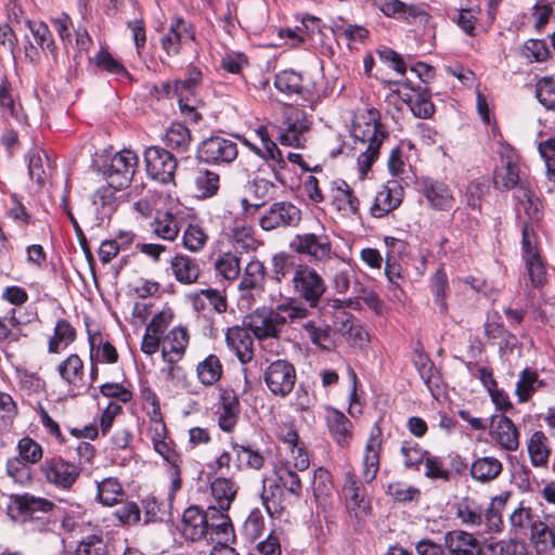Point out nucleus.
<instances>
[{
	"instance_id": "f257e3e1",
	"label": "nucleus",
	"mask_w": 555,
	"mask_h": 555,
	"mask_svg": "<svg viewBox=\"0 0 555 555\" xmlns=\"http://www.w3.org/2000/svg\"><path fill=\"white\" fill-rule=\"evenodd\" d=\"M351 134L354 139V149L360 152L358 165L362 172H366L377 158L382 143L387 137L378 111L366 109L357 114L352 120Z\"/></svg>"
},
{
	"instance_id": "f03ea898",
	"label": "nucleus",
	"mask_w": 555,
	"mask_h": 555,
	"mask_svg": "<svg viewBox=\"0 0 555 555\" xmlns=\"http://www.w3.org/2000/svg\"><path fill=\"white\" fill-rule=\"evenodd\" d=\"M295 293L309 304L310 308L318 306L326 291V284L317 270L307 263H299L291 279Z\"/></svg>"
},
{
	"instance_id": "7ed1b4c3",
	"label": "nucleus",
	"mask_w": 555,
	"mask_h": 555,
	"mask_svg": "<svg viewBox=\"0 0 555 555\" xmlns=\"http://www.w3.org/2000/svg\"><path fill=\"white\" fill-rule=\"evenodd\" d=\"M46 482L62 490H69L80 476V468L60 455L47 457L39 467Z\"/></svg>"
},
{
	"instance_id": "20e7f679",
	"label": "nucleus",
	"mask_w": 555,
	"mask_h": 555,
	"mask_svg": "<svg viewBox=\"0 0 555 555\" xmlns=\"http://www.w3.org/2000/svg\"><path fill=\"white\" fill-rule=\"evenodd\" d=\"M263 380L274 397L285 398L297 380L295 366L287 360L278 359L264 369Z\"/></svg>"
},
{
	"instance_id": "39448f33",
	"label": "nucleus",
	"mask_w": 555,
	"mask_h": 555,
	"mask_svg": "<svg viewBox=\"0 0 555 555\" xmlns=\"http://www.w3.org/2000/svg\"><path fill=\"white\" fill-rule=\"evenodd\" d=\"M243 324L258 340L278 338L285 326V320L274 309H257L247 315Z\"/></svg>"
},
{
	"instance_id": "423d86ee",
	"label": "nucleus",
	"mask_w": 555,
	"mask_h": 555,
	"mask_svg": "<svg viewBox=\"0 0 555 555\" xmlns=\"http://www.w3.org/2000/svg\"><path fill=\"white\" fill-rule=\"evenodd\" d=\"M138 162V156L130 150L116 153L104 169L108 185L115 190L127 188L133 178Z\"/></svg>"
},
{
	"instance_id": "0eeeda50",
	"label": "nucleus",
	"mask_w": 555,
	"mask_h": 555,
	"mask_svg": "<svg viewBox=\"0 0 555 555\" xmlns=\"http://www.w3.org/2000/svg\"><path fill=\"white\" fill-rule=\"evenodd\" d=\"M301 220L300 209L291 202L273 203L260 217L259 225L264 231L295 228Z\"/></svg>"
},
{
	"instance_id": "6e6552de",
	"label": "nucleus",
	"mask_w": 555,
	"mask_h": 555,
	"mask_svg": "<svg viewBox=\"0 0 555 555\" xmlns=\"http://www.w3.org/2000/svg\"><path fill=\"white\" fill-rule=\"evenodd\" d=\"M144 162L147 175L155 181L167 184L173 181L177 160L171 153L151 146L144 153Z\"/></svg>"
},
{
	"instance_id": "1a4fd4ad",
	"label": "nucleus",
	"mask_w": 555,
	"mask_h": 555,
	"mask_svg": "<svg viewBox=\"0 0 555 555\" xmlns=\"http://www.w3.org/2000/svg\"><path fill=\"white\" fill-rule=\"evenodd\" d=\"M291 248L300 255H306L315 261L325 262L335 254L327 235L315 233L297 234L291 242Z\"/></svg>"
},
{
	"instance_id": "9d476101",
	"label": "nucleus",
	"mask_w": 555,
	"mask_h": 555,
	"mask_svg": "<svg viewBox=\"0 0 555 555\" xmlns=\"http://www.w3.org/2000/svg\"><path fill=\"white\" fill-rule=\"evenodd\" d=\"M256 133L262 142L263 150L253 145L246 139L243 142L263 159V164L258 168V171L266 172L267 169H270L275 180L284 183L281 170L285 167V160L282 157L281 151L278 149L276 144L269 139L266 128H258Z\"/></svg>"
},
{
	"instance_id": "9b49d317",
	"label": "nucleus",
	"mask_w": 555,
	"mask_h": 555,
	"mask_svg": "<svg viewBox=\"0 0 555 555\" xmlns=\"http://www.w3.org/2000/svg\"><path fill=\"white\" fill-rule=\"evenodd\" d=\"M195 39V33L190 23L182 18H173L167 33L160 38L163 51L172 57L180 53L181 49L191 44Z\"/></svg>"
},
{
	"instance_id": "f8f14e48",
	"label": "nucleus",
	"mask_w": 555,
	"mask_h": 555,
	"mask_svg": "<svg viewBox=\"0 0 555 555\" xmlns=\"http://www.w3.org/2000/svg\"><path fill=\"white\" fill-rule=\"evenodd\" d=\"M198 158L208 164L231 163L238 154L237 145L234 141L211 137L202 142L198 147Z\"/></svg>"
},
{
	"instance_id": "ddd939ff",
	"label": "nucleus",
	"mask_w": 555,
	"mask_h": 555,
	"mask_svg": "<svg viewBox=\"0 0 555 555\" xmlns=\"http://www.w3.org/2000/svg\"><path fill=\"white\" fill-rule=\"evenodd\" d=\"M383 433L378 424H375L366 441L362 456L361 475L365 482H372L379 470Z\"/></svg>"
},
{
	"instance_id": "4468645a",
	"label": "nucleus",
	"mask_w": 555,
	"mask_h": 555,
	"mask_svg": "<svg viewBox=\"0 0 555 555\" xmlns=\"http://www.w3.org/2000/svg\"><path fill=\"white\" fill-rule=\"evenodd\" d=\"M489 436L504 451L514 452L519 448V430L505 415L492 418Z\"/></svg>"
},
{
	"instance_id": "2eb2a0df",
	"label": "nucleus",
	"mask_w": 555,
	"mask_h": 555,
	"mask_svg": "<svg viewBox=\"0 0 555 555\" xmlns=\"http://www.w3.org/2000/svg\"><path fill=\"white\" fill-rule=\"evenodd\" d=\"M534 235L528 229L522 230V251L530 281L534 287L546 281V269L533 242Z\"/></svg>"
},
{
	"instance_id": "dca6fc26",
	"label": "nucleus",
	"mask_w": 555,
	"mask_h": 555,
	"mask_svg": "<svg viewBox=\"0 0 555 555\" xmlns=\"http://www.w3.org/2000/svg\"><path fill=\"white\" fill-rule=\"evenodd\" d=\"M189 340V332L183 326L173 327L163 336L162 357L165 362L171 365L170 372L173 370L172 365L183 358Z\"/></svg>"
},
{
	"instance_id": "f3484780",
	"label": "nucleus",
	"mask_w": 555,
	"mask_h": 555,
	"mask_svg": "<svg viewBox=\"0 0 555 555\" xmlns=\"http://www.w3.org/2000/svg\"><path fill=\"white\" fill-rule=\"evenodd\" d=\"M244 324L231 326L225 332L227 346L242 364L249 363L254 358V340Z\"/></svg>"
},
{
	"instance_id": "a211bd4d",
	"label": "nucleus",
	"mask_w": 555,
	"mask_h": 555,
	"mask_svg": "<svg viewBox=\"0 0 555 555\" xmlns=\"http://www.w3.org/2000/svg\"><path fill=\"white\" fill-rule=\"evenodd\" d=\"M208 509L204 511L198 506L188 507L182 515L181 532L186 540L199 541L208 537L209 527Z\"/></svg>"
},
{
	"instance_id": "6ab92c4d",
	"label": "nucleus",
	"mask_w": 555,
	"mask_h": 555,
	"mask_svg": "<svg viewBox=\"0 0 555 555\" xmlns=\"http://www.w3.org/2000/svg\"><path fill=\"white\" fill-rule=\"evenodd\" d=\"M444 547L449 555H482L478 539L465 530H452L444 533Z\"/></svg>"
},
{
	"instance_id": "aec40b11",
	"label": "nucleus",
	"mask_w": 555,
	"mask_h": 555,
	"mask_svg": "<svg viewBox=\"0 0 555 555\" xmlns=\"http://www.w3.org/2000/svg\"><path fill=\"white\" fill-rule=\"evenodd\" d=\"M422 193L429 207L436 210H449L453 207L454 196L449 185L442 181L425 178L422 180Z\"/></svg>"
},
{
	"instance_id": "412c9836",
	"label": "nucleus",
	"mask_w": 555,
	"mask_h": 555,
	"mask_svg": "<svg viewBox=\"0 0 555 555\" xmlns=\"http://www.w3.org/2000/svg\"><path fill=\"white\" fill-rule=\"evenodd\" d=\"M310 129V122L301 111H293L285 121V129L280 134L283 145L302 147L306 142L305 133Z\"/></svg>"
},
{
	"instance_id": "4be33fe9",
	"label": "nucleus",
	"mask_w": 555,
	"mask_h": 555,
	"mask_svg": "<svg viewBox=\"0 0 555 555\" xmlns=\"http://www.w3.org/2000/svg\"><path fill=\"white\" fill-rule=\"evenodd\" d=\"M503 473L502 461L493 455L475 456L469 468V476L476 482L488 485Z\"/></svg>"
},
{
	"instance_id": "5701e85b",
	"label": "nucleus",
	"mask_w": 555,
	"mask_h": 555,
	"mask_svg": "<svg viewBox=\"0 0 555 555\" xmlns=\"http://www.w3.org/2000/svg\"><path fill=\"white\" fill-rule=\"evenodd\" d=\"M530 464L534 468H547L552 448L550 439L542 430L533 431L526 442Z\"/></svg>"
},
{
	"instance_id": "b1692460",
	"label": "nucleus",
	"mask_w": 555,
	"mask_h": 555,
	"mask_svg": "<svg viewBox=\"0 0 555 555\" xmlns=\"http://www.w3.org/2000/svg\"><path fill=\"white\" fill-rule=\"evenodd\" d=\"M402 202V189L393 183L392 186L385 185L376 193L370 212L375 218H382L396 209Z\"/></svg>"
},
{
	"instance_id": "393cba45",
	"label": "nucleus",
	"mask_w": 555,
	"mask_h": 555,
	"mask_svg": "<svg viewBox=\"0 0 555 555\" xmlns=\"http://www.w3.org/2000/svg\"><path fill=\"white\" fill-rule=\"evenodd\" d=\"M225 512L227 511L217 508L216 506L208 507L207 527H209L208 535L211 540L214 539V534L218 542H230L234 540L233 526Z\"/></svg>"
},
{
	"instance_id": "a878e982",
	"label": "nucleus",
	"mask_w": 555,
	"mask_h": 555,
	"mask_svg": "<svg viewBox=\"0 0 555 555\" xmlns=\"http://www.w3.org/2000/svg\"><path fill=\"white\" fill-rule=\"evenodd\" d=\"M170 269L176 280L185 285L197 282L201 273L197 260L182 254L171 258Z\"/></svg>"
},
{
	"instance_id": "bb28decb",
	"label": "nucleus",
	"mask_w": 555,
	"mask_h": 555,
	"mask_svg": "<svg viewBox=\"0 0 555 555\" xmlns=\"http://www.w3.org/2000/svg\"><path fill=\"white\" fill-rule=\"evenodd\" d=\"M343 494L349 509L359 512H365L367 509L369 505L365 500V489L358 481L354 473H346Z\"/></svg>"
},
{
	"instance_id": "cd10ccee",
	"label": "nucleus",
	"mask_w": 555,
	"mask_h": 555,
	"mask_svg": "<svg viewBox=\"0 0 555 555\" xmlns=\"http://www.w3.org/2000/svg\"><path fill=\"white\" fill-rule=\"evenodd\" d=\"M57 372L61 378L73 387L79 388L85 385V364L77 353H72L63 360L57 366Z\"/></svg>"
},
{
	"instance_id": "c85d7f7f",
	"label": "nucleus",
	"mask_w": 555,
	"mask_h": 555,
	"mask_svg": "<svg viewBox=\"0 0 555 555\" xmlns=\"http://www.w3.org/2000/svg\"><path fill=\"white\" fill-rule=\"evenodd\" d=\"M238 487L236 483L225 477H218L210 483V492L216 507L228 511L234 501Z\"/></svg>"
},
{
	"instance_id": "c756f323",
	"label": "nucleus",
	"mask_w": 555,
	"mask_h": 555,
	"mask_svg": "<svg viewBox=\"0 0 555 555\" xmlns=\"http://www.w3.org/2000/svg\"><path fill=\"white\" fill-rule=\"evenodd\" d=\"M327 427L335 439L341 447H347L352 439V424L339 411L331 410L327 415Z\"/></svg>"
},
{
	"instance_id": "7c9ffc66",
	"label": "nucleus",
	"mask_w": 555,
	"mask_h": 555,
	"mask_svg": "<svg viewBox=\"0 0 555 555\" xmlns=\"http://www.w3.org/2000/svg\"><path fill=\"white\" fill-rule=\"evenodd\" d=\"M508 493L494 496L483 512V522L487 533H500L503 531L504 522L502 509L504 508Z\"/></svg>"
},
{
	"instance_id": "2f4dec72",
	"label": "nucleus",
	"mask_w": 555,
	"mask_h": 555,
	"mask_svg": "<svg viewBox=\"0 0 555 555\" xmlns=\"http://www.w3.org/2000/svg\"><path fill=\"white\" fill-rule=\"evenodd\" d=\"M76 339L75 327L65 319H60L55 326L53 336L48 344L50 353H59Z\"/></svg>"
},
{
	"instance_id": "473e14b6",
	"label": "nucleus",
	"mask_w": 555,
	"mask_h": 555,
	"mask_svg": "<svg viewBox=\"0 0 555 555\" xmlns=\"http://www.w3.org/2000/svg\"><path fill=\"white\" fill-rule=\"evenodd\" d=\"M544 385L545 383L539 379L537 371L526 367L520 372L515 387L518 401L521 403L527 402L532 395Z\"/></svg>"
},
{
	"instance_id": "72a5a7b5",
	"label": "nucleus",
	"mask_w": 555,
	"mask_h": 555,
	"mask_svg": "<svg viewBox=\"0 0 555 555\" xmlns=\"http://www.w3.org/2000/svg\"><path fill=\"white\" fill-rule=\"evenodd\" d=\"M222 364L216 354H209L196 365V375L204 386L215 385L222 376Z\"/></svg>"
},
{
	"instance_id": "f704fd0d",
	"label": "nucleus",
	"mask_w": 555,
	"mask_h": 555,
	"mask_svg": "<svg viewBox=\"0 0 555 555\" xmlns=\"http://www.w3.org/2000/svg\"><path fill=\"white\" fill-rule=\"evenodd\" d=\"M152 229L158 237L167 241H173L179 234L180 224L173 214L169 211H159L152 223Z\"/></svg>"
},
{
	"instance_id": "c9c22d12",
	"label": "nucleus",
	"mask_w": 555,
	"mask_h": 555,
	"mask_svg": "<svg viewBox=\"0 0 555 555\" xmlns=\"http://www.w3.org/2000/svg\"><path fill=\"white\" fill-rule=\"evenodd\" d=\"M96 500L106 506H112L119 503L124 496V490L115 477L104 478L102 481L98 482L96 487Z\"/></svg>"
},
{
	"instance_id": "e433bc0d",
	"label": "nucleus",
	"mask_w": 555,
	"mask_h": 555,
	"mask_svg": "<svg viewBox=\"0 0 555 555\" xmlns=\"http://www.w3.org/2000/svg\"><path fill=\"white\" fill-rule=\"evenodd\" d=\"M274 87L282 93L287 95H304L305 88L302 86V77L293 69L279 72L274 77Z\"/></svg>"
},
{
	"instance_id": "4c0bfd02",
	"label": "nucleus",
	"mask_w": 555,
	"mask_h": 555,
	"mask_svg": "<svg viewBox=\"0 0 555 555\" xmlns=\"http://www.w3.org/2000/svg\"><path fill=\"white\" fill-rule=\"evenodd\" d=\"M240 413L238 400L235 396H224L222 406L218 412L219 427L227 433L233 431L236 426Z\"/></svg>"
},
{
	"instance_id": "58836bf2",
	"label": "nucleus",
	"mask_w": 555,
	"mask_h": 555,
	"mask_svg": "<svg viewBox=\"0 0 555 555\" xmlns=\"http://www.w3.org/2000/svg\"><path fill=\"white\" fill-rule=\"evenodd\" d=\"M530 529V541L537 552V554H550V544L554 527L547 526L541 519H535L531 525Z\"/></svg>"
},
{
	"instance_id": "ea45409f",
	"label": "nucleus",
	"mask_w": 555,
	"mask_h": 555,
	"mask_svg": "<svg viewBox=\"0 0 555 555\" xmlns=\"http://www.w3.org/2000/svg\"><path fill=\"white\" fill-rule=\"evenodd\" d=\"M298 264L295 257L287 253L275 254L271 259V279L281 283L288 275L293 278Z\"/></svg>"
},
{
	"instance_id": "a19ab883",
	"label": "nucleus",
	"mask_w": 555,
	"mask_h": 555,
	"mask_svg": "<svg viewBox=\"0 0 555 555\" xmlns=\"http://www.w3.org/2000/svg\"><path fill=\"white\" fill-rule=\"evenodd\" d=\"M401 98L408 103L413 115L418 118H429L435 112V106L426 92L412 90L410 94H403Z\"/></svg>"
},
{
	"instance_id": "79ce46f5",
	"label": "nucleus",
	"mask_w": 555,
	"mask_h": 555,
	"mask_svg": "<svg viewBox=\"0 0 555 555\" xmlns=\"http://www.w3.org/2000/svg\"><path fill=\"white\" fill-rule=\"evenodd\" d=\"M374 4L386 16L392 17H416L421 10L416 5H406L400 0H374Z\"/></svg>"
},
{
	"instance_id": "37998d69",
	"label": "nucleus",
	"mask_w": 555,
	"mask_h": 555,
	"mask_svg": "<svg viewBox=\"0 0 555 555\" xmlns=\"http://www.w3.org/2000/svg\"><path fill=\"white\" fill-rule=\"evenodd\" d=\"M194 186L197 197H211L219 190V176L209 170H198L194 178Z\"/></svg>"
},
{
	"instance_id": "c03bdc74",
	"label": "nucleus",
	"mask_w": 555,
	"mask_h": 555,
	"mask_svg": "<svg viewBox=\"0 0 555 555\" xmlns=\"http://www.w3.org/2000/svg\"><path fill=\"white\" fill-rule=\"evenodd\" d=\"M298 440L299 437L295 431H288L284 436V443L292 456L288 464L292 463L296 469L302 472L309 467V457L304 447L299 446Z\"/></svg>"
},
{
	"instance_id": "a18cd8bd",
	"label": "nucleus",
	"mask_w": 555,
	"mask_h": 555,
	"mask_svg": "<svg viewBox=\"0 0 555 555\" xmlns=\"http://www.w3.org/2000/svg\"><path fill=\"white\" fill-rule=\"evenodd\" d=\"M275 310L285 320V324L287 322H300L310 314L309 309L295 298H287L284 302L278 305Z\"/></svg>"
},
{
	"instance_id": "49530a36",
	"label": "nucleus",
	"mask_w": 555,
	"mask_h": 555,
	"mask_svg": "<svg viewBox=\"0 0 555 555\" xmlns=\"http://www.w3.org/2000/svg\"><path fill=\"white\" fill-rule=\"evenodd\" d=\"M264 266L259 260H250L245 267L243 278L238 284L241 292H249L258 287L264 278Z\"/></svg>"
},
{
	"instance_id": "de8ad7c7",
	"label": "nucleus",
	"mask_w": 555,
	"mask_h": 555,
	"mask_svg": "<svg viewBox=\"0 0 555 555\" xmlns=\"http://www.w3.org/2000/svg\"><path fill=\"white\" fill-rule=\"evenodd\" d=\"M493 181L495 186L501 190L516 186L519 181L518 166L511 160H506L502 167L494 171Z\"/></svg>"
},
{
	"instance_id": "09e8293b",
	"label": "nucleus",
	"mask_w": 555,
	"mask_h": 555,
	"mask_svg": "<svg viewBox=\"0 0 555 555\" xmlns=\"http://www.w3.org/2000/svg\"><path fill=\"white\" fill-rule=\"evenodd\" d=\"M282 496L283 488L281 487V485L270 483L268 487L263 488L261 498L267 512L272 517L280 516L282 512L285 509Z\"/></svg>"
},
{
	"instance_id": "8fccbe9b",
	"label": "nucleus",
	"mask_w": 555,
	"mask_h": 555,
	"mask_svg": "<svg viewBox=\"0 0 555 555\" xmlns=\"http://www.w3.org/2000/svg\"><path fill=\"white\" fill-rule=\"evenodd\" d=\"M215 270L223 279L233 281L241 272L240 258L232 253L222 254L215 261Z\"/></svg>"
},
{
	"instance_id": "3c124183",
	"label": "nucleus",
	"mask_w": 555,
	"mask_h": 555,
	"mask_svg": "<svg viewBox=\"0 0 555 555\" xmlns=\"http://www.w3.org/2000/svg\"><path fill=\"white\" fill-rule=\"evenodd\" d=\"M147 400L151 401L152 406H153L152 417H151L152 424L149 428V433H150V436H151V439H152V442L154 446L155 443H158V441L167 440V428H166L165 422L163 421V418L160 416L157 397L153 393L147 397Z\"/></svg>"
},
{
	"instance_id": "603ef678",
	"label": "nucleus",
	"mask_w": 555,
	"mask_h": 555,
	"mask_svg": "<svg viewBox=\"0 0 555 555\" xmlns=\"http://www.w3.org/2000/svg\"><path fill=\"white\" fill-rule=\"evenodd\" d=\"M94 61L98 67L117 76L118 78L129 77V73L125 66L105 49H101L94 55Z\"/></svg>"
},
{
	"instance_id": "864d4df0",
	"label": "nucleus",
	"mask_w": 555,
	"mask_h": 555,
	"mask_svg": "<svg viewBox=\"0 0 555 555\" xmlns=\"http://www.w3.org/2000/svg\"><path fill=\"white\" fill-rule=\"evenodd\" d=\"M169 147L184 152L191 143L190 130L182 124H173L166 133Z\"/></svg>"
},
{
	"instance_id": "5fc2aeb1",
	"label": "nucleus",
	"mask_w": 555,
	"mask_h": 555,
	"mask_svg": "<svg viewBox=\"0 0 555 555\" xmlns=\"http://www.w3.org/2000/svg\"><path fill=\"white\" fill-rule=\"evenodd\" d=\"M335 202L337 203L338 209L354 216L359 215L360 202L345 181H341L340 185L337 188Z\"/></svg>"
},
{
	"instance_id": "6e6d98bb",
	"label": "nucleus",
	"mask_w": 555,
	"mask_h": 555,
	"mask_svg": "<svg viewBox=\"0 0 555 555\" xmlns=\"http://www.w3.org/2000/svg\"><path fill=\"white\" fill-rule=\"evenodd\" d=\"M17 503L23 513H28L30 515L38 512L48 513L54 507V504L51 501L28 493L21 495Z\"/></svg>"
},
{
	"instance_id": "4d7b16f0",
	"label": "nucleus",
	"mask_w": 555,
	"mask_h": 555,
	"mask_svg": "<svg viewBox=\"0 0 555 555\" xmlns=\"http://www.w3.org/2000/svg\"><path fill=\"white\" fill-rule=\"evenodd\" d=\"M548 53L545 41L539 39H529L520 48V55L529 63L543 62Z\"/></svg>"
},
{
	"instance_id": "13d9d810",
	"label": "nucleus",
	"mask_w": 555,
	"mask_h": 555,
	"mask_svg": "<svg viewBox=\"0 0 555 555\" xmlns=\"http://www.w3.org/2000/svg\"><path fill=\"white\" fill-rule=\"evenodd\" d=\"M535 96L546 109L555 111V79L542 77L535 86Z\"/></svg>"
},
{
	"instance_id": "bf43d9fd",
	"label": "nucleus",
	"mask_w": 555,
	"mask_h": 555,
	"mask_svg": "<svg viewBox=\"0 0 555 555\" xmlns=\"http://www.w3.org/2000/svg\"><path fill=\"white\" fill-rule=\"evenodd\" d=\"M208 236L204 230L196 224H190L183 232V245L186 249L196 253L204 248Z\"/></svg>"
},
{
	"instance_id": "052dcab7",
	"label": "nucleus",
	"mask_w": 555,
	"mask_h": 555,
	"mask_svg": "<svg viewBox=\"0 0 555 555\" xmlns=\"http://www.w3.org/2000/svg\"><path fill=\"white\" fill-rule=\"evenodd\" d=\"M431 292L435 296V301L439 305L442 312L447 311V304L444 298L447 296L448 278L443 269H438L430 280Z\"/></svg>"
},
{
	"instance_id": "680f3d73",
	"label": "nucleus",
	"mask_w": 555,
	"mask_h": 555,
	"mask_svg": "<svg viewBox=\"0 0 555 555\" xmlns=\"http://www.w3.org/2000/svg\"><path fill=\"white\" fill-rule=\"evenodd\" d=\"M18 455L22 461L36 464L42 459V448L29 437L22 438L17 444Z\"/></svg>"
},
{
	"instance_id": "e2e57ef3",
	"label": "nucleus",
	"mask_w": 555,
	"mask_h": 555,
	"mask_svg": "<svg viewBox=\"0 0 555 555\" xmlns=\"http://www.w3.org/2000/svg\"><path fill=\"white\" fill-rule=\"evenodd\" d=\"M508 520L515 533H522L531 527L535 519L530 507L519 506L513 511Z\"/></svg>"
},
{
	"instance_id": "0e129e2a",
	"label": "nucleus",
	"mask_w": 555,
	"mask_h": 555,
	"mask_svg": "<svg viewBox=\"0 0 555 555\" xmlns=\"http://www.w3.org/2000/svg\"><path fill=\"white\" fill-rule=\"evenodd\" d=\"M251 192L258 199L255 202V208L261 207L268 198H271L275 193V185L270 180L257 176L251 183Z\"/></svg>"
},
{
	"instance_id": "69168bd1",
	"label": "nucleus",
	"mask_w": 555,
	"mask_h": 555,
	"mask_svg": "<svg viewBox=\"0 0 555 555\" xmlns=\"http://www.w3.org/2000/svg\"><path fill=\"white\" fill-rule=\"evenodd\" d=\"M26 26L33 34L36 42L42 49L47 48L51 52H54V42L52 40V35L47 24L42 22L26 21Z\"/></svg>"
},
{
	"instance_id": "338daca9",
	"label": "nucleus",
	"mask_w": 555,
	"mask_h": 555,
	"mask_svg": "<svg viewBox=\"0 0 555 555\" xmlns=\"http://www.w3.org/2000/svg\"><path fill=\"white\" fill-rule=\"evenodd\" d=\"M400 452L408 468H417L420 464L425 462L426 452L415 442L404 441Z\"/></svg>"
},
{
	"instance_id": "774afa93",
	"label": "nucleus",
	"mask_w": 555,
	"mask_h": 555,
	"mask_svg": "<svg viewBox=\"0 0 555 555\" xmlns=\"http://www.w3.org/2000/svg\"><path fill=\"white\" fill-rule=\"evenodd\" d=\"M76 555H108V550L102 538L89 535L79 543Z\"/></svg>"
}]
</instances>
